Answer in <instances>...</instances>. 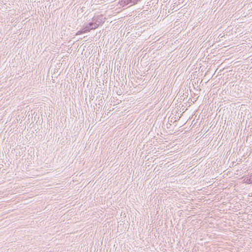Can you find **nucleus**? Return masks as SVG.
<instances>
[{"label": "nucleus", "instance_id": "2", "mask_svg": "<svg viewBox=\"0 0 252 252\" xmlns=\"http://www.w3.org/2000/svg\"><path fill=\"white\" fill-rule=\"evenodd\" d=\"M250 183H252V175L251 176V178L250 179Z\"/></svg>", "mask_w": 252, "mask_h": 252}, {"label": "nucleus", "instance_id": "1", "mask_svg": "<svg viewBox=\"0 0 252 252\" xmlns=\"http://www.w3.org/2000/svg\"><path fill=\"white\" fill-rule=\"evenodd\" d=\"M137 1V0H129L130 2L131 3H135Z\"/></svg>", "mask_w": 252, "mask_h": 252}]
</instances>
